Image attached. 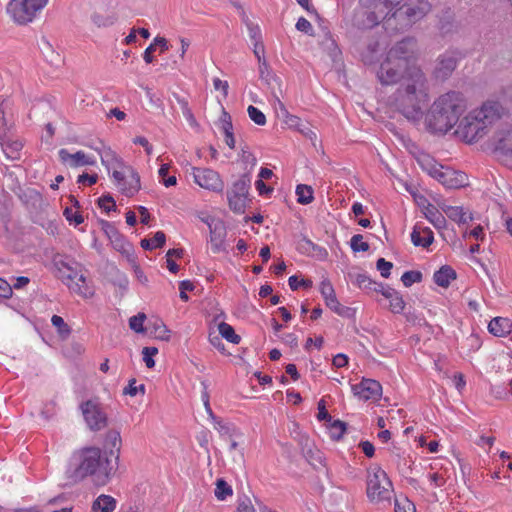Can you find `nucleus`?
<instances>
[{
	"mask_svg": "<svg viewBox=\"0 0 512 512\" xmlns=\"http://www.w3.org/2000/svg\"><path fill=\"white\" fill-rule=\"evenodd\" d=\"M404 0H377L373 10L368 8L357 9L353 16V25L360 30H368L377 26L380 22L385 28V18L389 17L392 10Z\"/></svg>",
	"mask_w": 512,
	"mask_h": 512,
	"instance_id": "nucleus-7",
	"label": "nucleus"
},
{
	"mask_svg": "<svg viewBox=\"0 0 512 512\" xmlns=\"http://www.w3.org/2000/svg\"><path fill=\"white\" fill-rule=\"evenodd\" d=\"M221 129L224 135L232 134L233 133V125L231 121V116L223 110L222 117H221Z\"/></svg>",
	"mask_w": 512,
	"mask_h": 512,
	"instance_id": "nucleus-57",
	"label": "nucleus"
},
{
	"mask_svg": "<svg viewBox=\"0 0 512 512\" xmlns=\"http://www.w3.org/2000/svg\"><path fill=\"white\" fill-rule=\"evenodd\" d=\"M219 333L227 341L238 344L241 341V337L235 333L234 328L226 322H221L218 325Z\"/></svg>",
	"mask_w": 512,
	"mask_h": 512,
	"instance_id": "nucleus-38",
	"label": "nucleus"
},
{
	"mask_svg": "<svg viewBox=\"0 0 512 512\" xmlns=\"http://www.w3.org/2000/svg\"><path fill=\"white\" fill-rule=\"evenodd\" d=\"M395 512H416L415 505L407 498L395 500Z\"/></svg>",
	"mask_w": 512,
	"mask_h": 512,
	"instance_id": "nucleus-51",
	"label": "nucleus"
},
{
	"mask_svg": "<svg viewBox=\"0 0 512 512\" xmlns=\"http://www.w3.org/2000/svg\"><path fill=\"white\" fill-rule=\"evenodd\" d=\"M401 281L405 287H410L422 281V273L414 270L406 271L402 274Z\"/></svg>",
	"mask_w": 512,
	"mask_h": 512,
	"instance_id": "nucleus-42",
	"label": "nucleus"
},
{
	"mask_svg": "<svg viewBox=\"0 0 512 512\" xmlns=\"http://www.w3.org/2000/svg\"><path fill=\"white\" fill-rule=\"evenodd\" d=\"M258 64L260 79L264 81L266 84H270L271 80L274 79V74L270 69L268 62L266 61V59H262V61H259Z\"/></svg>",
	"mask_w": 512,
	"mask_h": 512,
	"instance_id": "nucleus-44",
	"label": "nucleus"
},
{
	"mask_svg": "<svg viewBox=\"0 0 512 512\" xmlns=\"http://www.w3.org/2000/svg\"><path fill=\"white\" fill-rule=\"evenodd\" d=\"M240 159L245 164L246 168L249 166L252 169L257 163L256 157L245 148L241 149Z\"/></svg>",
	"mask_w": 512,
	"mask_h": 512,
	"instance_id": "nucleus-55",
	"label": "nucleus"
},
{
	"mask_svg": "<svg viewBox=\"0 0 512 512\" xmlns=\"http://www.w3.org/2000/svg\"><path fill=\"white\" fill-rule=\"evenodd\" d=\"M283 110L285 113V123L289 127L295 128L300 132V129H303L305 126H307V124L304 123L298 116L289 114L288 111L284 108H283Z\"/></svg>",
	"mask_w": 512,
	"mask_h": 512,
	"instance_id": "nucleus-49",
	"label": "nucleus"
},
{
	"mask_svg": "<svg viewBox=\"0 0 512 512\" xmlns=\"http://www.w3.org/2000/svg\"><path fill=\"white\" fill-rule=\"evenodd\" d=\"M91 20L98 28H105L114 25L117 21V17L114 14H101L95 12L91 15Z\"/></svg>",
	"mask_w": 512,
	"mask_h": 512,
	"instance_id": "nucleus-36",
	"label": "nucleus"
},
{
	"mask_svg": "<svg viewBox=\"0 0 512 512\" xmlns=\"http://www.w3.org/2000/svg\"><path fill=\"white\" fill-rule=\"evenodd\" d=\"M136 380L135 379H131L127 385V387L124 388V394L125 395H130V396H136L139 392H141L142 394L145 393V385L144 384H140V385H137L136 384Z\"/></svg>",
	"mask_w": 512,
	"mask_h": 512,
	"instance_id": "nucleus-53",
	"label": "nucleus"
},
{
	"mask_svg": "<svg viewBox=\"0 0 512 512\" xmlns=\"http://www.w3.org/2000/svg\"><path fill=\"white\" fill-rule=\"evenodd\" d=\"M166 236L162 231H157L152 238L142 239L141 247L146 250H153L162 247L165 244Z\"/></svg>",
	"mask_w": 512,
	"mask_h": 512,
	"instance_id": "nucleus-35",
	"label": "nucleus"
},
{
	"mask_svg": "<svg viewBox=\"0 0 512 512\" xmlns=\"http://www.w3.org/2000/svg\"><path fill=\"white\" fill-rule=\"evenodd\" d=\"M428 101V80L420 67H411L396 91L388 97L389 106L413 122L423 117Z\"/></svg>",
	"mask_w": 512,
	"mask_h": 512,
	"instance_id": "nucleus-1",
	"label": "nucleus"
},
{
	"mask_svg": "<svg viewBox=\"0 0 512 512\" xmlns=\"http://www.w3.org/2000/svg\"><path fill=\"white\" fill-rule=\"evenodd\" d=\"M192 175L194 182L201 188L213 192H221L224 189V182L219 173L210 168L193 167Z\"/></svg>",
	"mask_w": 512,
	"mask_h": 512,
	"instance_id": "nucleus-15",
	"label": "nucleus"
},
{
	"mask_svg": "<svg viewBox=\"0 0 512 512\" xmlns=\"http://www.w3.org/2000/svg\"><path fill=\"white\" fill-rule=\"evenodd\" d=\"M510 113L505 99H488L472 109L460 121L455 134L464 142L472 144L485 137L492 126Z\"/></svg>",
	"mask_w": 512,
	"mask_h": 512,
	"instance_id": "nucleus-2",
	"label": "nucleus"
},
{
	"mask_svg": "<svg viewBox=\"0 0 512 512\" xmlns=\"http://www.w3.org/2000/svg\"><path fill=\"white\" fill-rule=\"evenodd\" d=\"M237 512H255V508L248 498L240 500L237 507Z\"/></svg>",
	"mask_w": 512,
	"mask_h": 512,
	"instance_id": "nucleus-64",
	"label": "nucleus"
},
{
	"mask_svg": "<svg viewBox=\"0 0 512 512\" xmlns=\"http://www.w3.org/2000/svg\"><path fill=\"white\" fill-rule=\"evenodd\" d=\"M352 390L356 396L365 401H376L382 395V386L374 379L363 378L360 383L353 385Z\"/></svg>",
	"mask_w": 512,
	"mask_h": 512,
	"instance_id": "nucleus-19",
	"label": "nucleus"
},
{
	"mask_svg": "<svg viewBox=\"0 0 512 512\" xmlns=\"http://www.w3.org/2000/svg\"><path fill=\"white\" fill-rule=\"evenodd\" d=\"M426 204L422 205V212L425 218L437 229L442 230L446 228V218L444 215L431 203L424 200Z\"/></svg>",
	"mask_w": 512,
	"mask_h": 512,
	"instance_id": "nucleus-28",
	"label": "nucleus"
},
{
	"mask_svg": "<svg viewBox=\"0 0 512 512\" xmlns=\"http://www.w3.org/2000/svg\"><path fill=\"white\" fill-rule=\"evenodd\" d=\"M330 423V435L333 440H340L346 431V423L341 420L328 421Z\"/></svg>",
	"mask_w": 512,
	"mask_h": 512,
	"instance_id": "nucleus-40",
	"label": "nucleus"
},
{
	"mask_svg": "<svg viewBox=\"0 0 512 512\" xmlns=\"http://www.w3.org/2000/svg\"><path fill=\"white\" fill-rule=\"evenodd\" d=\"M434 241L433 231L420 223H416L411 232V242L416 247H429Z\"/></svg>",
	"mask_w": 512,
	"mask_h": 512,
	"instance_id": "nucleus-23",
	"label": "nucleus"
},
{
	"mask_svg": "<svg viewBox=\"0 0 512 512\" xmlns=\"http://www.w3.org/2000/svg\"><path fill=\"white\" fill-rule=\"evenodd\" d=\"M288 284H289V287L291 288V290H297L301 286H303V287H311L312 286V281L311 280H305V279H302V280L299 281L297 276L293 275V276L289 277Z\"/></svg>",
	"mask_w": 512,
	"mask_h": 512,
	"instance_id": "nucleus-58",
	"label": "nucleus"
},
{
	"mask_svg": "<svg viewBox=\"0 0 512 512\" xmlns=\"http://www.w3.org/2000/svg\"><path fill=\"white\" fill-rule=\"evenodd\" d=\"M247 112H248V115H249V118L257 125L259 126H263L266 124V116L264 115V113L259 110L258 108L250 105L248 108H247Z\"/></svg>",
	"mask_w": 512,
	"mask_h": 512,
	"instance_id": "nucleus-47",
	"label": "nucleus"
},
{
	"mask_svg": "<svg viewBox=\"0 0 512 512\" xmlns=\"http://www.w3.org/2000/svg\"><path fill=\"white\" fill-rule=\"evenodd\" d=\"M367 497L373 503H390L393 485L387 473L379 466L372 465L367 470Z\"/></svg>",
	"mask_w": 512,
	"mask_h": 512,
	"instance_id": "nucleus-8",
	"label": "nucleus"
},
{
	"mask_svg": "<svg viewBox=\"0 0 512 512\" xmlns=\"http://www.w3.org/2000/svg\"><path fill=\"white\" fill-rule=\"evenodd\" d=\"M456 276V272L452 267L444 265L434 272L433 280L438 286L447 288L451 281L456 279Z\"/></svg>",
	"mask_w": 512,
	"mask_h": 512,
	"instance_id": "nucleus-32",
	"label": "nucleus"
},
{
	"mask_svg": "<svg viewBox=\"0 0 512 512\" xmlns=\"http://www.w3.org/2000/svg\"><path fill=\"white\" fill-rule=\"evenodd\" d=\"M488 330L497 337H504L512 331V322L508 318L495 317L488 324Z\"/></svg>",
	"mask_w": 512,
	"mask_h": 512,
	"instance_id": "nucleus-31",
	"label": "nucleus"
},
{
	"mask_svg": "<svg viewBox=\"0 0 512 512\" xmlns=\"http://www.w3.org/2000/svg\"><path fill=\"white\" fill-rule=\"evenodd\" d=\"M461 58V52L456 49H449L440 54L436 59L433 70L434 78L441 81L447 80L456 69Z\"/></svg>",
	"mask_w": 512,
	"mask_h": 512,
	"instance_id": "nucleus-12",
	"label": "nucleus"
},
{
	"mask_svg": "<svg viewBox=\"0 0 512 512\" xmlns=\"http://www.w3.org/2000/svg\"><path fill=\"white\" fill-rule=\"evenodd\" d=\"M377 270L380 272L383 278H389L393 263L386 261L384 258H379L376 263Z\"/></svg>",
	"mask_w": 512,
	"mask_h": 512,
	"instance_id": "nucleus-54",
	"label": "nucleus"
},
{
	"mask_svg": "<svg viewBox=\"0 0 512 512\" xmlns=\"http://www.w3.org/2000/svg\"><path fill=\"white\" fill-rule=\"evenodd\" d=\"M320 292L325 300V304L333 312L340 316H346L349 308L341 305L336 298L334 288L329 280L325 279L320 284Z\"/></svg>",
	"mask_w": 512,
	"mask_h": 512,
	"instance_id": "nucleus-21",
	"label": "nucleus"
},
{
	"mask_svg": "<svg viewBox=\"0 0 512 512\" xmlns=\"http://www.w3.org/2000/svg\"><path fill=\"white\" fill-rule=\"evenodd\" d=\"M379 43L378 41H370L366 47L360 52L362 61L367 64H373L378 58Z\"/></svg>",
	"mask_w": 512,
	"mask_h": 512,
	"instance_id": "nucleus-34",
	"label": "nucleus"
},
{
	"mask_svg": "<svg viewBox=\"0 0 512 512\" xmlns=\"http://www.w3.org/2000/svg\"><path fill=\"white\" fill-rule=\"evenodd\" d=\"M296 29L307 35H313V27L311 23L304 17H300L296 23Z\"/></svg>",
	"mask_w": 512,
	"mask_h": 512,
	"instance_id": "nucleus-59",
	"label": "nucleus"
},
{
	"mask_svg": "<svg viewBox=\"0 0 512 512\" xmlns=\"http://www.w3.org/2000/svg\"><path fill=\"white\" fill-rule=\"evenodd\" d=\"M381 295L389 300V309L392 313L400 314L403 312L406 303L399 291L386 285Z\"/></svg>",
	"mask_w": 512,
	"mask_h": 512,
	"instance_id": "nucleus-27",
	"label": "nucleus"
},
{
	"mask_svg": "<svg viewBox=\"0 0 512 512\" xmlns=\"http://www.w3.org/2000/svg\"><path fill=\"white\" fill-rule=\"evenodd\" d=\"M120 168L112 173L115 185L121 194L132 197L141 189L140 175L130 165H122Z\"/></svg>",
	"mask_w": 512,
	"mask_h": 512,
	"instance_id": "nucleus-10",
	"label": "nucleus"
},
{
	"mask_svg": "<svg viewBox=\"0 0 512 512\" xmlns=\"http://www.w3.org/2000/svg\"><path fill=\"white\" fill-rule=\"evenodd\" d=\"M49 0H10L6 12L17 25L31 23Z\"/></svg>",
	"mask_w": 512,
	"mask_h": 512,
	"instance_id": "nucleus-9",
	"label": "nucleus"
},
{
	"mask_svg": "<svg viewBox=\"0 0 512 512\" xmlns=\"http://www.w3.org/2000/svg\"><path fill=\"white\" fill-rule=\"evenodd\" d=\"M99 144V147H95V151L99 154L101 163L108 170L115 166L122 167V165H125L119 156L110 147L105 146L102 141H99Z\"/></svg>",
	"mask_w": 512,
	"mask_h": 512,
	"instance_id": "nucleus-26",
	"label": "nucleus"
},
{
	"mask_svg": "<svg viewBox=\"0 0 512 512\" xmlns=\"http://www.w3.org/2000/svg\"><path fill=\"white\" fill-rule=\"evenodd\" d=\"M61 278L73 293L84 298H89L93 295V290L87 285L85 276L76 269L65 265V271H63Z\"/></svg>",
	"mask_w": 512,
	"mask_h": 512,
	"instance_id": "nucleus-13",
	"label": "nucleus"
},
{
	"mask_svg": "<svg viewBox=\"0 0 512 512\" xmlns=\"http://www.w3.org/2000/svg\"><path fill=\"white\" fill-rule=\"evenodd\" d=\"M202 220L210 230V242L213 253L226 251L225 238L227 231L224 222L213 217H206Z\"/></svg>",
	"mask_w": 512,
	"mask_h": 512,
	"instance_id": "nucleus-17",
	"label": "nucleus"
},
{
	"mask_svg": "<svg viewBox=\"0 0 512 512\" xmlns=\"http://www.w3.org/2000/svg\"><path fill=\"white\" fill-rule=\"evenodd\" d=\"M431 9L428 0H408L396 6L385 18V30L389 33L405 31L421 20Z\"/></svg>",
	"mask_w": 512,
	"mask_h": 512,
	"instance_id": "nucleus-6",
	"label": "nucleus"
},
{
	"mask_svg": "<svg viewBox=\"0 0 512 512\" xmlns=\"http://www.w3.org/2000/svg\"><path fill=\"white\" fill-rule=\"evenodd\" d=\"M214 494L218 500L224 501L228 496H232L233 490L224 479H217Z\"/></svg>",
	"mask_w": 512,
	"mask_h": 512,
	"instance_id": "nucleus-39",
	"label": "nucleus"
},
{
	"mask_svg": "<svg viewBox=\"0 0 512 512\" xmlns=\"http://www.w3.org/2000/svg\"><path fill=\"white\" fill-rule=\"evenodd\" d=\"M154 328H155V334L158 338H161V339H168L169 338V330L166 328V326L164 325V323L160 320H157L154 324Z\"/></svg>",
	"mask_w": 512,
	"mask_h": 512,
	"instance_id": "nucleus-61",
	"label": "nucleus"
},
{
	"mask_svg": "<svg viewBox=\"0 0 512 512\" xmlns=\"http://www.w3.org/2000/svg\"><path fill=\"white\" fill-rule=\"evenodd\" d=\"M121 445L122 440L120 432L117 430H109L105 436L104 451H102V453L105 457L111 459V463H115L116 468L118 466Z\"/></svg>",
	"mask_w": 512,
	"mask_h": 512,
	"instance_id": "nucleus-20",
	"label": "nucleus"
},
{
	"mask_svg": "<svg viewBox=\"0 0 512 512\" xmlns=\"http://www.w3.org/2000/svg\"><path fill=\"white\" fill-rule=\"evenodd\" d=\"M0 147L7 159L18 160L21 156L23 143L19 139L14 138L11 133L0 138Z\"/></svg>",
	"mask_w": 512,
	"mask_h": 512,
	"instance_id": "nucleus-24",
	"label": "nucleus"
},
{
	"mask_svg": "<svg viewBox=\"0 0 512 512\" xmlns=\"http://www.w3.org/2000/svg\"><path fill=\"white\" fill-rule=\"evenodd\" d=\"M297 202L303 205L311 203L314 199L313 190L310 186L299 184L296 187Z\"/></svg>",
	"mask_w": 512,
	"mask_h": 512,
	"instance_id": "nucleus-37",
	"label": "nucleus"
},
{
	"mask_svg": "<svg viewBox=\"0 0 512 512\" xmlns=\"http://www.w3.org/2000/svg\"><path fill=\"white\" fill-rule=\"evenodd\" d=\"M51 323L57 329V332L61 337L66 338L70 335L71 329L61 316L53 315Z\"/></svg>",
	"mask_w": 512,
	"mask_h": 512,
	"instance_id": "nucleus-41",
	"label": "nucleus"
},
{
	"mask_svg": "<svg viewBox=\"0 0 512 512\" xmlns=\"http://www.w3.org/2000/svg\"><path fill=\"white\" fill-rule=\"evenodd\" d=\"M415 40L404 38L387 52L385 60L380 64L377 78L382 85H393L404 80L408 70L416 67L410 64L414 55Z\"/></svg>",
	"mask_w": 512,
	"mask_h": 512,
	"instance_id": "nucleus-5",
	"label": "nucleus"
},
{
	"mask_svg": "<svg viewBox=\"0 0 512 512\" xmlns=\"http://www.w3.org/2000/svg\"><path fill=\"white\" fill-rule=\"evenodd\" d=\"M168 170L169 166L167 164H162L158 171L159 177L162 179V182L166 187L174 186L177 183V179L175 176H169L166 178Z\"/></svg>",
	"mask_w": 512,
	"mask_h": 512,
	"instance_id": "nucleus-50",
	"label": "nucleus"
},
{
	"mask_svg": "<svg viewBox=\"0 0 512 512\" xmlns=\"http://www.w3.org/2000/svg\"><path fill=\"white\" fill-rule=\"evenodd\" d=\"M12 295V285L3 278H0V297L8 299Z\"/></svg>",
	"mask_w": 512,
	"mask_h": 512,
	"instance_id": "nucleus-63",
	"label": "nucleus"
},
{
	"mask_svg": "<svg viewBox=\"0 0 512 512\" xmlns=\"http://www.w3.org/2000/svg\"><path fill=\"white\" fill-rule=\"evenodd\" d=\"M146 320V315L144 313H138L135 316H132L129 319V327L131 330L135 331L136 333H144V321Z\"/></svg>",
	"mask_w": 512,
	"mask_h": 512,
	"instance_id": "nucleus-43",
	"label": "nucleus"
},
{
	"mask_svg": "<svg viewBox=\"0 0 512 512\" xmlns=\"http://www.w3.org/2000/svg\"><path fill=\"white\" fill-rule=\"evenodd\" d=\"M433 176L449 189H458L468 185V176L462 171L450 168L444 170L435 169Z\"/></svg>",
	"mask_w": 512,
	"mask_h": 512,
	"instance_id": "nucleus-18",
	"label": "nucleus"
},
{
	"mask_svg": "<svg viewBox=\"0 0 512 512\" xmlns=\"http://www.w3.org/2000/svg\"><path fill=\"white\" fill-rule=\"evenodd\" d=\"M81 411L92 431H99L107 426V415L98 403L88 400L81 404Z\"/></svg>",
	"mask_w": 512,
	"mask_h": 512,
	"instance_id": "nucleus-14",
	"label": "nucleus"
},
{
	"mask_svg": "<svg viewBox=\"0 0 512 512\" xmlns=\"http://www.w3.org/2000/svg\"><path fill=\"white\" fill-rule=\"evenodd\" d=\"M116 508V500L110 496L102 494L96 498L92 504L93 512H113Z\"/></svg>",
	"mask_w": 512,
	"mask_h": 512,
	"instance_id": "nucleus-33",
	"label": "nucleus"
},
{
	"mask_svg": "<svg viewBox=\"0 0 512 512\" xmlns=\"http://www.w3.org/2000/svg\"><path fill=\"white\" fill-rule=\"evenodd\" d=\"M98 204L100 208L105 210L106 212H110L111 210L116 209V204L112 196L104 195L98 200Z\"/></svg>",
	"mask_w": 512,
	"mask_h": 512,
	"instance_id": "nucleus-56",
	"label": "nucleus"
},
{
	"mask_svg": "<svg viewBox=\"0 0 512 512\" xmlns=\"http://www.w3.org/2000/svg\"><path fill=\"white\" fill-rule=\"evenodd\" d=\"M251 185V177L249 173L243 174L236 180L227 192V198L230 209L238 214L245 212L248 193Z\"/></svg>",
	"mask_w": 512,
	"mask_h": 512,
	"instance_id": "nucleus-11",
	"label": "nucleus"
},
{
	"mask_svg": "<svg viewBox=\"0 0 512 512\" xmlns=\"http://www.w3.org/2000/svg\"><path fill=\"white\" fill-rule=\"evenodd\" d=\"M466 109L464 95L448 91L437 97L425 116V127L433 134H446L459 121Z\"/></svg>",
	"mask_w": 512,
	"mask_h": 512,
	"instance_id": "nucleus-4",
	"label": "nucleus"
},
{
	"mask_svg": "<svg viewBox=\"0 0 512 512\" xmlns=\"http://www.w3.org/2000/svg\"><path fill=\"white\" fill-rule=\"evenodd\" d=\"M158 353V349L156 347H144L142 350L143 361L145 362L148 368H153L155 366V361L153 356Z\"/></svg>",
	"mask_w": 512,
	"mask_h": 512,
	"instance_id": "nucleus-52",
	"label": "nucleus"
},
{
	"mask_svg": "<svg viewBox=\"0 0 512 512\" xmlns=\"http://www.w3.org/2000/svg\"><path fill=\"white\" fill-rule=\"evenodd\" d=\"M443 212L447 215L449 219L458 223V224H467L473 220V215L468 210H465L461 206H444L442 208Z\"/></svg>",
	"mask_w": 512,
	"mask_h": 512,
	"instance_id": "nucleus-29",
	"label": "nucleus"
},
{
	"mask_svg": "<svg viewBox=\"0 0 512 512\" xmlns=\"http://www.w3.org/2000/svg\"><path fill=\"white\" fill-rule=\"evenodd\" d=\"M350 278L353 284L367 293L376 292L381 294L387 285L372 280L366 273H357L355 275L350 274Z\"/></svg>",
	"mask_w": 512,
	"mask_h": 512,
	"instance_id": "nucleus-25",
	"label": "nucleus"
},
{
	"mask_svg": "<svg viewBox=\"0 0 512 512\" xmlns=\"http://www.w3.org/2000/svg\"><path fill=\"white\" fill-rule=\"evenodd\" d=\"M180 289V298L184 301L188 300L187 291H192L194 289V285L189 280H183L179 284Z\"/></svg>",
	"mask_w": 512,
	"mask_h": 512,
	"instance_id": "nucleus-62",
	"label": "nucleus"
},
{
	"mask_svg": "<svg viewBox=\"0 0 512 512\" xmlns=\"http://www.w3.org/2000/svg\"><path fill=\"white\" fill-rule=\"evenodd\" d=\"M350 247L353 252H365L369 249V244L363 241L361 234H356L350 239Z\"/></svg>",
	"mask_w": 512,
	"mask_h": 512,
	"instance_id": "nucleus-45",
	"label": "nucleus"
},
{
	"mask_svg": "<svg viewBox=\"0 0 512 512\" xmlns=\"http://www.w3.org/2000/svg\"><path fill=\"white\" fill-rule=\"evenodd\" d=\"M491 145L495 152L512 156V123H503L495 130Z\"/></svg>",
	"mask_w": 512,
	"mask_h": 512,
	"instance_id": "nucleus-16",
	"label": "nucleus"
},
{
	"mask_svg": "<svg viewBox=\"0 0 512 512\" xmlns=\"http://www.w3.org/2000/svg\"><path fill=\"white\" fill-rule=\"evenodd\" d=\"M116 469L115 463H111V459L105 457L100 448L85 447L73 454L66 474L73 482L91 477L94 484L103 486Z\"/></svg>",
	"mask_w": 512,
	"mask_h": 512,
	"instance_id": "nucleus-3",
	"label": "nucleus"
},
{
	"mask_svg": "<svg viewBox=\"0 0 512 512\" xmlns=\"http://www.w3.org/2000/svg\"><path fill=\"white\" fill-rule=\"evenodd\" d=\"M59 159L62 163L67 164L71 168H78L81 166H93L96 164L94 157H90L83 151H77L74 154L69 153L67 149H60L58 152Z\"/></svg>",
	"mask_w": 512,
	"mask_h": 512,
	"instance_id": "nucleus-22",
	"label": "nucleus"
},
{
	"mask_svg": "<svg viewBox=\"0 0 512 512\" xmlns=\"http://www.w3.org/2000/svg\"><path fill=\"white\" fill-rule=\"evenodd\" d=\"M299 249L308 256L315 257L316 259L323 261L328 257V251L326 248L313 243L308 238H303L299 242Z\"/></svg>",
	"mask_w": 512,
	"mask_h": 512,
	"instance_id": "nucleus-30",
	"label": "nucleus"
},
{
	"mask_svg": "<svg viewBox=\"0 0 512 512\" xmlns=\"http://www.w3.org/2000/svg\"><path fill=\"white\" fill-rule=\"evenodd\" d=\"M13 128V123L11 120L7 119L4 114V110L2 104L0 105V138L5 137V135L11 134Z\"/></svg>",
	"mask_w": 512,
	"mask_h": 512,
	"instance_id": "nucleus-48",
	"label": "nucleus"
},
{
	"mask_svg": "<svg viewBox=\"0 0 512 512\" xmlns=\"http://www.w3.org/2000/svg\"><path fill=\"white\" fill-rule=\"evenodd\" d=\"M243 21L246 24L251 41L256 42L262 40L260 27L249 21L247 16H244Z\"/></svg>",
	"mask_w": 512,
	"mask_h": 512,
	"instance_id": "nucleus-46",
	"label": "nucleus"
},
{
	"mask_svg": "<svg viewBox=\"0 0 512 512\" xmlns=\"http://www.w3.org/2000/svg\"><path fill=\"white\" fill-rule=\"evenodd\" d=\"M317 418L319 421H332V417L331 415L328 413L327 409H326V405H325V401L324 399H321L319 402H318V414H317Z\"/></svg>",
	"mask_w": 512,
	"mask_h": 512,
	"instance_id": "nucleus-60",
	"label": "nucleus"
}]
</instances>
